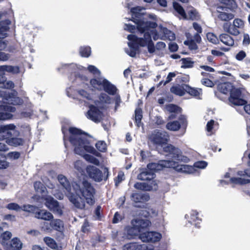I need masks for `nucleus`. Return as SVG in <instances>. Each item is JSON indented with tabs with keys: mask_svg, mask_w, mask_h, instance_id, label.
Returning <instances> with one entry per match:
<instances>
[{
	"mask_svg": "<svg viewBox=\"0 0 250 250\" xmlns=\"http://www.w3.org/2000/svg\"><path fill=\"white\" fill-rule=\"evenodd\" d=\"M145 9L141 7H135L131 9L132 18L137 25V28L140 32V35L137 37L134 35H129L127 39L129 41V48L125 49L126 53L130 56L135 57L137 51V45L142 47L147 46L149 53H153L155 48L158 50H162L166 47V44L162 42L157 43L156 47L152 41L155 40H166L173 41L175 39V34L162 25L157 26L156 23L143 20L136 19L145 14Z\"/></svg>",
	"mask_w": 250,
	"mask_h": 250,
	"instance_id": "1",
	"label": "nucleus"
},
{
	"mask_svg": "<svg viewBox=\"0 0 250 250\" xmlns=\"http://www.w3.org/2000/svg\"><path fill=\"white\" fill-rule=\"evenodd\" d=\"M72 187L75 194L72 193L67 197L76 208L83 209L85 203L89 205L94 204L95 189L89 182L84 179L78 180L72 183Z\"/></svg>",
	"mask_w": 250,
	"mask_h": 250,
	"instance_id": "2",
	"label": "nucleus"
},
{
	"mask_svg": "<svg viewBox=\"0 0 250 250\" xmlns=\"http://www.w3.org/2000/svg\"><path fill=\"white\" fill-rule=\"evenodd\" d=\"M69 131L70 134L69 141L74 146L75 153L82 156L87 161L99 165V161L97 159L85 154V152H88L97 156H100V153L89 146L87 134L75 127H70Z\"/></svg>",
	"mask_w": 250,
	"mask_h": 250,
	"instance_id": "3",
	"label": "nucleus"
},
{
	"mask_svg": "<svg viewBox=\"0 0 250 250\" xmlns=\"http://www.w3.org/2000/svg\"><path fill=\"white\" fill-rule=\"evenodd\" d=\"M149 139L155 144L163 145L164 151L172 155V157L175 159L185 162L188 161V157L182 155L179 148H175L171 145L166 144L168 140V136L167 132L155 130L150 136Z\"/></svg>",
	"mask_w": 250,
	"mask_h": 250,
	"instance_id": "4",
	"label": "nucleus"
},
{
	"mask_svg": "<svg viewBox=\"0 0 250 250\" xmlns=\"http://www.w3.org/2000/svg\"><path fill=\"white\" fill-rule=\"evenodd\" d=\"M57 179L59 182L61 187L58 185H56L51 181L46 183V186L52 189V194L57 199L62 200L63 198L64 194L67 197L68 195H71V187L66 178L64 175L60 174L58 176Z\"/></svg>",
	"mask_w": 250,
	"mask_h": 250,
	"instance_id": "5",
	"label": "nucleus"
},
{
	"mask_svg": "<svg viewBox=\"0 0 250 250\" xmlns=\"http://www.w3.org/2000/svg\"><path fill=\"white\" fill-rule=\"evenodd\" d=\"M79 93L85 99L84 102L89 106L90 108L86 114L87 118L95 122H100L102 118V113L96 107L92 104L94 102L91 96L83 90L79 91Z\"/></svg>",
	"mask_w": 250,
	"mask_h": 250,
	"instance_id": "6",
	"label": "nucleus"
},
{
	"mask_svg": "<svg viewBox=\"0 0 250 250\" xmlns=\"http://www.w3.org/2000/svg\"><path fill=\"white\" fill-rule=\"evenodd\" d=\"M15 128L16 126L13 124L1 125V151H5L8 149L7 145L5 144V140L18 134Z\"/></svg>",
	"mask_w": 250,
	"mask_h": 250,
	"instance_id": "7",
	"label": "nucleus"
},
{
	"mask_svg": "<svg viewBox=\"0 0 250 250\" xmlns=\"http://www.w3.org/2000/svg\"><path fill=\"white\" fill-rule=\"evenodd\" d=\"M151 224L147 219H137L132 221V228L129 230V233L131 235H139L144 232L146 229Z\"/></svg>",
	"mask_w": 250,
	"mask_h": 250,
	"instance_id": "8",
	"label": "nucleus"
},
{
	"mask_svg": "<svg viewBox=\"0 0 250 250\" xmlns=\"http://www.w3.org/2000/svg\"><path fill=\"white\" fill-rule=\"evenodd\" d=\"M1 101L3 104H21L23 103L21 99L18 96V93L15 90H1Z\"/></svg>",
	"mask_w": 250,
	"mask_h": 250,
	"instance_id": "9",
	"label": "nucleus"
},
{
	"mask_svg": "<svg viewBox=\"0 0 250 250\" xmlns=\"http://www.w3.org/2000/svg\"><path fill=\"white\" fill-rule=\"evenodd\" d=\"M170 156L172 158V160H170V163H174L172 166H170L169 168H173L178 172H183L187 174L193 173L195 171V169L193 167L187 165H182L179 164L178 161H180L175 159V158L172 157V155H170ZM189 159L188 158V162ZM183 162V161H181ZM186 162L185 161H184Z\"/></svg>",
	"mask_w": 250,
	"mask_h": 250,
	"instance_id": "10",
	"label": "nucleus"
},
{
	"mask_svg": "<svg viewBox=\"0 0 250 250\" xmlns=\"http://www.w3.org/2000/svg\"><path fill=\"white\" fill-rule=\"evenodd\" d=\"M238 177L230 178L229 183L231 184L243 185L249 183L250 180L246 177H250V169H247L245 171H239L237 172Z\"/></svg>",
	"mask_w": 250,
	"mask_h": 250,
	"instance_id": "11",
	"label": "nucleus"
},
{
	"mask_svg": "<svg viewBox=\"0 0 250 250\" xmlns=\"http://www.w3.org/2000/svg\"><path fill=\"white\" fill-rule=\"evenodd\" d=\"M229 100V103L233 105L241 106L246 104V101L242 98L241 92L238 89H233L231 91Z\"/></svg>",
	"mask_w": 250,
	"mask_h": 250,
	"instance_id": "12",
	"label": "nucleus"
},
{
	"mask_svg": "<svg viewBox=\"0 0 250 250\" xmlns=\"http://www.w3.org/2000/svg\"><path fill=\"white\" fill-rule=\"evenodd\" d=\"M42 199L45 201V205L50 210L59 214H62L61 207L59 206L58 202L54 200L52 197L46 195Z\"/></svg>",
	"mask_w": 250,
	"mask_h": 250,
	"instance_id": "13",
	"label": "nucleus"
},
{
	"mask_svg": "<svg viewBox=\"0 0 250 250\" xmlns=\"http://www.w3.org/2000/svg\"><path fill=\"white\" fill-rule=\"evenodd\" d=\"M2 246L4 250H21L23 243L20 238L14 237L9 242H3Z\"/></svg>",
	"mask_w": 250,
	"mask_h": 250,
	"instance_id": "14",
	"label": "nucleus"
},
{
	"mask_svg": "<svg viewBox=\"0 0 250 250\" xmlns=\"http://www.w3.org/2000/svg\"><path fill=\"white\" fill-rule=\"evenodd\" d=\"M139 238L143 242H155L160 240L162 235L157 232H145L141 233Z\"/></svg>",
	"mask_w": 250,
	"mask_h": 250,
	"instance_id": "15",
	"label": "nucleus"
},
{
	"mask_svg": "<svg viewBox=\"0 0 250 250\" xmlns=\"http://www.w3.org/2000/svg\"><path fill=\"white\" fill-rule=\"evenodd\" d=\"M217 12L218 13L217 17L221 21H228L234 17V15L230 12V9L225 6H218Z\"/></svg>",
	"mask_w": 250,
	"mask_h": 250,
	"instance_id": "16",
	"label": "nucleus"
},
{
	"mask_svg": "<svg viewBox=\"0 0 250 250\" xmlns=\"http://www.w3.org/2000/svg\"><path fill=\"white\" fill-rule=\"evenodd\" d=\"M170 160H161L159 163H153L147 165V168L150 170L149 172L158 171L162 169L163 167L169 168L170 166L174 165V163H170Z\"/></svg>",
	"mask_w": 250,
	"mask_h": 250,
	"instance_id": "17",
	"label": "nucleus"
},
{
	"mask_svg": "<svg viewBox=\"0 0 250 250\" xmlns=\"http://www.w3.org/2000/svg\"><path fill=\"white\" fill-rule=\"evenodd\" d=\"M15 110L16 109L13 106L1 105V121L12 118L13 116L12 113L14 112Z\"/></svg>",
	"mask_w": 250,
	"mask_h": 250,
	"instance_id": "18",
	"label": "nucleus"
},
{
	"mask_svg": "<svg viewBox=\"0 0 250 250\" xmlns=\"http://www.w3.org/2000/svg\"><path fill=\"white\" fill-rule=\"evenodd\" d=\"M87 172L90 177L95 181L100 182L102 180V173L98 168L94 166H88L86 168Z\"/></svg>",
	"mask_w": 250,
	"mask_h": 250,
	"instance_id": "19",
	"label": "nucleus"
},
{
	"mask_svg": "<svg viewBox=\"0 0 250 250\" xmlns=\"http://www.w3.org/2000/svg\"><path fill=\"white\" fill-rule=\"evenodd\" d=\"M123 250H154L152 246L147 247L146 245H139L136 243H131L125 245Z\"/></svg>",
	"mask_w": 250,
	"mask_h": 250,
	"instance_id": "20",
	"label": "nucleus"
},
{
	"mask_svg": "<svg viewBox=\"0 0 250 250\" xmlns=\"http://www.w3.org/2000/svg\"><path fill=\"white\" fill-rule=\"evenodd\" d=\"M35 217L39 219L49 221L53 219V216L51 213L45 209H38L35 212Z\"/></svg>",
	"mask_w": 250,
	"mask_h": 250,
	"instance_id": "21",
	"label": "nucleus"
},
{
	"mask_svg": "<svg viewBox=\"0 0 250 250\" xmlns=\"http://www.w3.org/2000/svg\"><path fill=\"white\" fill-rule=\"evenodd\" d=\"M154 178V173L148 171L142 172L138 176V178L139 179L144 181H147V183L149 184L150 185L152 184V185H153L154 183H156L155 181L153 180Z\"/></svg>",
	"mask_w": 250,
	"mask_h": 250,
	"instance_id": "22",
	"label": "nucleus"
},
{
	"mask_svg": "<svg viewBox=\"0 0 250 250\" xmlns=\"http://www.w3.org/2000/svg\"><path fill=\"white\" fill-rule=\"evenodd\" d=\"M106 80L104 77H98L97 78H94L90 80V85L91 86L98 90H103V88L104 85V83Z\"/></svg>",
	"mask_w": 250,
	"mask_h": 250,
	"instance_id": "23",
	"label": "nucleus"
},
{
	"mask_svg": "<svg viewBox=\"0 0 250 250\" xmlns=\"http://www.w3.org/2000/svg\"><path fill=\"white\" fill-rule=\"evenodd\" d=\"M134 187L136 189L145 190H156L157 188L156 183H154L153 185H152V184L150 185L146 182L137 183L134 185Z\"/></svg>",
	"mask_w": 250,
	"mask_h": 250,
	"instance_id": "24",
	"label": "nucleus"
},
{
	"mask_svg": "<svg viewBox=\"0 0 250 250\" xmlns=\"http://www.w3.org/2000/svg\"><path fill=\"white\" fill-rule=\"evenodd\" d=\"M19 73L20 68L17 66L7 65H1V75L5 74L6 73L16 74Z\"/></svg>",
	"mask_w": 250,
	"mask_h": 250,
	"instance_id": "25",
	"label": "nucleus"
},
{
	"mask_svg": "<svg viewBox=\"0 0 250 250\" xmlns=\"http://www.w3.org/2000/svg\"><path fill=\"white\" fill-rule=\"evenodd\" d=\"M131 199L135 203H143L148 201L149 196L146 193H135L132 195Z\"/></svg>",
	"mask_w": 250,
	"mask_h": 250,
	"instance_id": "26",
	"label": "nucleus"
},
{
	"mask_svg": "<svg viewBox=\"0 0 250 250\" xmlns=\"http://www.w3.org/2000/svg\"><path fill=\"white\" fill-rule=\"evenodd\" d=\"M103 89L106 93L111 95H116L118 91L116 87L107 80H106V81H105L104 83Z\"/></svg>",
	"mask_w": 250,
	"mask_h": 250,
	"instance_id": "27",
	"label": "nucleus"
},
{
	"mask_svg": "<svg viewBox=\"0 0 250 250\" xmlns=\"http://www.w3.org/2000/svg\"><path fill=\"white\" fill-rule=\"evenodd\" d=\"M198 212L195 210H191V212L188 214L185 215V218L188 220L189 223L193 224L195 222L194 225L196 227L197 225L200 223L201 220L197 217Z\"/></svg>",
	"mask_w": 250,
	"mask_h": 250,
	"instance_id": "28",
	"label": "nucleus"
},
{
	"mask_svg": "<svg viewBox=\"0 0 250 250\" xmlns=\"http://www.w3.org/2000/svg\"><path fill=\"white\" fill-rule=\"evenodd\" d=\"M11 22L9 20H6L1 21V38H4L8 36V32L9 30V25Z\"/></svg>",
	"mask_w": 250,
	"mask_h": 250,
	"instance_id": "29",
	"label": "nucleus"
},
{
	"mask_svg": "<svg viewBox=\"0 0 250 250\" xmlns=\"http://www.w3.org/2000/svg\"><path fill=\"white\" fill-rule=\"evenodd\" d=\"M223 28L225 31L234 36H237L240 33V29L233 26V24H229L228 23H225L223 25Z\"/></svg>",
	"mask_w": 250,
	"mask_h": 250,
	"instance_id": "30",
	"label": "nucleus"
},
{
	"mask_svg": "<svg viewBox=\"0 0 250 250\" xmlns=\"http://www.w3.org/2000/svg\"><path fill=\"white\" fill-rule=\"evenodd\" d=\"M34 186L35 191L38 194H41L42 198L47 195L46 188L41 182H36Z\"/></svg>",
	"mask_w": 250,
	"mask_h": 250,
	"instance_id": "31",
	"label": "nucleus"
},
{
	"mask_svg": "<svg viewBox=\"0 0 250 250\" xmlns=\"http://www.w3.org/2000/svg\"><path fill=\"white\" fill-rule=\"evenodd\" d=\"M218 125L217 122H215L213 120H210L208 121L206 125V130L208 135H211L213 134L216 129L218 127Z\"/></svg>",
	"mask_w": 250,
	"mask_h": 250,
	"instance_id": "32",
	"label": "nucleus"
},
{
	"mask_svg": "<svg viewBox=\"0 0 250 250\" xmlns=\"http://www.w3.org/2000/svg\"><path fill=\"white\" fill-rule=\"evenodd\" d=\"M221 42L224 44L232 46L234 44L233 39L228 34H223L220 36Z\"/></svg>",
	"mask_w": 250,
	"mask_h": 250,
	"instance_id": "33",
	"label": "nucleus"
},
{
	"mask_svg": "<svg viewBox=\"0 0 250 250\" xmlns=\"http://www.w3.org/2000/svg\"><path fill=\"white\" fill-rule=\"evenodd\" d=\"M45 243L51 249L61 250L62 247L58 246L54 239L49 237H45L43 238Z\"/></svg>",
	"mask_w": 250,
	"mask_h": 250,
	"instance_id": "34",
	"label": "nucleus"
},
{
	"mask_svg": "<svg viewBox=\"0 0 250 250\" xmlns=\"http://www.w3.org/2000/svg\"><path fill=\"white\" fill-rule=\"evenodd\" d=\"M5 143L9 145L16 146L22 145L24 141L21 138L11 137L9 139L5 140Z\"/></svg>",
	"mask_w": 250,
	"mask_h": 250,
	"instance_id": "35",
	"label": "nucleus"
},
{
	"mask_svg": "<svg viewBox=\"0 0 250 250\" xmlns=\"http://www.w3.org/2000/svg\"><path fill=\"white\" fill-rule=\"evenodd\" d=\"M185 88L186 92L194 97L199 96L202 93L201 89L192 88L188 85H185Z\"/></svg>",
	"mask_w": 250,
	"mask_h": 250,
	"instance_id": "36",
	"label": "nucleus"
},
{
	"mask_svg": "<svg viewBox=\"0 0 250 250\" xmlns=\"http://www.w3.org/2000/svg\"><path fill=\"white\" fill-rule=\"evenodd\" d=\"M219 90L224 94H227L229 92L231 93L233 90L232 86L230 83H223L219 85Z\"/></svg>",
	"mask_w": 250,
	"mask_h": 250,
	"instance_id": "37",
	"label": "nucleus"
},
{
	"mask_svg": "<svg viewBox=\"0 0 250 250\" xmlns=\"http://www.w3.org/2000/svg\"><path fill=\"white\" fill-rule=\"evenodd\" d=\"M182 62L181 67L189 68L193 66L194 62L190 58H183L181 60Z\"/></svg>",
	"mask_w": 250,
	"mask_h": 250,
	"instance_id": "38",
	"label": "nucleus"
},
{
	"mask_svg": "<svg viewBox=\"0 0 250 250\" xmlns=\"http://www.w3.org/2000/svg\"><path fill=\"white\" fill-rule=\"evenodd\" d=\"M185 85L182 86L177 85L173 86L171 88L170 91L171 92L179 96H183L185 94Z\"/></svg>",
	"mask_w": 250,
	"mask_h": 250,
	"instance_id": "39",
	"label": "nucleus"
},
{
	"mask_svg": "<svg viewBox=\"0 0 250 250\" xmlns=\"http://www.w3.org/2000/svg\"><path fill=\"white\" fill-rule=\"evenodd\" d=\"M173 8L179 15L183 19H188L183 8L178 3L173 2Z\"/></svg>",
	"mask_w": 250,
	"mask_h": 250,
	"instance_id": "40",
	"label": "nucleus"
},
{
	"mask_svg": "<svg viewBox=\"0 0 250 250\" xmlns=\"http://www.w3.org/2000/svg\"><path fill=\"white\" fill-rule=\"evenodd\" d=\"M181 125L178 121H173L168 123L166 128L171 131H177L180 128Z\"/></svg>",
	"mask_w": 250,
	"mask_h": 250,
	"instance_id": "41",
	"label": "nucleus"
},
{
	"mask_svg": "<svg viewBox=\"0 0 250 250\" xmlns=\"http://www.w3.org/2000/svg\"><path fill=\"white\" fill-rule=\"evenodd\" d=\"M52 229L59 230L61 229L63 226L62 222L60 219H52L51 220Z\"/></svg>",
	"mask_w": 250,
	"mask_h": 250,
	"instance_id": "42",
	"label": "nucleus"
},
{
	"mask_svg": "<svg viewBox=\"0 0 250 250\" xmlns=\"http://www.w3.org/2000/svg\"><path fill=\"white\" fill-rule=\"evenodd\" d=\"M41 229L45 232H51L52 230L51 221L50 222L42 223L41 225Z\"/></svg>",
	"mask_w": 250,
	"mask_h": 250,
	"instance_id": "43",
	"label": "nucleus"
},
{
	"mask_svg": "<svg viewBox=\"0 0 250 250\" xmlns=\"http://www.w3.org/2000/svg\"><path fill=\"white\" fill-rule=\"evenodd\" d=\"M188 19L192 20H198L200 16L198 12L193 7H191L188 11Z\"/></svg>",
	"mask_w": 250,
	"mask_h": 250,
	"instance_id": "44",
	"label": "nucleus"
},
{
	"mask_svg": "<svg viewBox=\"0 0 250 250\" xmlns=\"http://www.w3.org/2000/svg\"><path fill=\"white\" fill-rule=\"evenodd\" d=\"M14 83L11 81L4 80L1 78V88L10 89L14 88Z\"/></svg>",
	"mask_w": 250,
	"mask_h": 250,
	"instance_id": "45",
	"label": "nucleus"
},
{
	"mask_svg": "<svg viewBox=\"0 0 250 250\" xmlns=\"http://www.w3.org/2000/svg\"><path fill=\"white\" fill-rule=\"evenodd\" d=\"M166 109L170 113H178L181 112V108L173 104H168L166 106Z\"/></svg>",
	"mask_w": 250,
	"mask_h": 250,
	"instance_id": "46",
	"label": "nucleus"
},
{
	"mask_svg": "<svg viewBox=\"0 0 250 250\" xmlns=\"http://www.w3.org/2000/svg\"><path fill=\"white\" fill-rule=\"evenodd\" d=\"M38 208L35 206L31 205H24L21 206V210L28 212H32L35 214V212L37 211Z\"/></svg>",
	"mask_w": 250,
	"mask_h": 250,
	"instance_id": "47",
	"label": "nucleus"
},
{
	"mask_svg": "<svg viewBox=\"0 0 250 250\" xmlns=\"http://www.w3.org/2000/svg\"><path fill=\"white\" fill-rule=\"evenodd\" d=\"M135 118L136 125L137 126L139 127L141 125V119L142 118V111L141 109H136Z\"/></svg>",
	"mask_w": 250,
	"mask_h": 250,
	"instance_id": "48",
	"label": "nucleus"
},
{
	"mask_svg": "<svg viewBox=\"0 0 250 250\" xmlns=\"http://www.w3.org/2000/svg\"><path fill=\"white\" fill-rule=\"evenodd\" d=\"M207 40L213 44H217L219 40L217 36L213 33L209 32L206 35Z\"/></svg>",
	"mask_w": 250,
	"mask_h": 250,
	"instance_id": "49",
	"label": "nucleus"
},
{
	"mask_svg": "<svg viewBox=\"0 0 250 250\" xmlns=\"http://www.w3.org/2000/svg\"><path fill=\"white\" fill-rule=\"evenodd\" d=\"M91 49L88 46L82 47L80 49V53L82 57H88L90 56Z\"/></svg>",
	"mask_w": 250,
	"mask_h": 250,
	"instance_id": "50",
	"label": "nucleus"
},
{
	"mask_svg": "<svg viewBox=\"0 0 250 250\" xmlns=\"http://www.w3.org/2000/svg\"><path fill=\"white\" fill-rule=\"evenodd\" d=\"M99 100L102 103L109 104L111 103V98L105 93H101L99 96Z\"/></svg>",
	"mask_w": 250,
	"mask_h": 250,
	"instance_id": "51",
	"label": "nucleus"
},
{
	"mask_svg": "<svg viewBox=\"0 0 250 250\" xmlns=\"http://www.w3.org/2000/svg\"><path fill=\"white\" fill-rule=\"evenodd\" d=\"M12 233L9 231H5L1 234V243L2 245L3 242H9L10 241V238L12 237Z\"/></svg>",
	"mask_w": 250,
	"mask_h": 250,
	"instance_id": "52",
	"label": "nucleus"
},
{
	"mask_svg": "<svg viewBox=\"0 0 250 250\" xmlns=\"http://www.w3.org/2000/svg\"><path fill=\"white\" fill-rule=\"evenodd\" d=\"M6 208L9 210H13L16 211L21 210V206L15 203H11L8 204Z\"/></svg>",
	"mask_w": 250,
	"mask_h": 250,
	"instance_id": "53",
	"label": "nucleus"
},
{
	"mask_svg": "<svg viewBox=\"0 0 250 250\" xmlns=\"http://www.w3.org/2000/svg\"><path fill=\"white\" fill-rule=\"evenodd\" d=\"M74 168L76 169V170L82 173L83 172V170L84 168V165L83 162L81 161H77L75 162L74 164Z\"/></svg>",
	"mask_w": 250,
	"mask_h": 250,
	"instance_id": "54",
	"label": "nucleus"
},
{
	"mask_svg": "<svg viewBox=\"0 0 250 250\" xmlns=\"http://www.w3.org/2000/svg\"><path fill=\"white\" fill-rule=\"evenodd\" d=\"M20 156V154L18 152H11L7 153L6 155H4V157L9 159H17Z\"/></svg>",
	"mask_w": 250,
	"mask_h": 250,
	"instance_id": "55",
	"label": "nucleus"
},
{
	"mask_svg": "<svg viewBox=\"0 0 250 250\" xmlns=\"http://www.w3.org/2000/svg\"><path fill=\"white\" fill-rule=\"evenodd\" d=\"M96 148L100 151L104 152L106 150V144L104 141H98L96 144Z\"/></svg>",
	"mask_w": 250,
	"mask_h": 250,
	"instance_id": "56",
	"label": "nucleus"
},
{
	"mask_svg": "<svg viewBox=\"0 0 250 250\" xmlns=\"http://www.w3.org/2000/svg\"><path fill=\"white\" fill-rule=\"evenodd\" d=\"M87 69L90 72L92 73L95 76L98 77L100 75L101 72L100 70H98V68L94 65H89Z\"/></svg>",
	"mask_w": 250,
	"mask_h": 250,
	"instance_id": "57",
	"label": "nucleus"
},
{
	"mask_svg": "<svg viewBox=\"0 0 250 250\" xmlns=\"http://www.w3.org/2000/svg\"><path fill=\"white\" fill-rule=\"evenodd\" d=\"M184 43L185 44L188 45L189 48L191 50H195L198 48L196 42H193V41H186L184 42Z\"/></svg>",
	"mask_w": 250,
	"mask_h": 250,
	"instance_id": "58",
	"label": "nucleus"
},
{
	"mask_svg": "<svg viewBox=\"0 0 250 250\" xmlns=\"http://www.w3.org/2000/svg\"><path fill=\"white\" fill-rule=\"evenodd\" d=\"M233 26L236 27L238 28L242 29L244 26V21L240 19H235L233 21Z\"/></svg>",
	"mask_w": 250,
	"mask_h": 250,
	"instance_id": "59",
	"label": "nucleus"
},
{
	"mask_svg": "<svg viewBox=\"0 0 250 250\" xmlns=\"http://www.w3.org/2000/svg\"><path fill=\"white\" fill-rule=\"evenodd\" d=\"M207 166V163L205 161H199L196 162L193 167L195 168H198L201 169L205 168Z\"/></svg>",
	"mask_w": 250,
	"mask_h": 250,
	"instance_id": "60",
	"label": "nucleus"
},
{
	"mask_svg": "<svg viewBox=\"0 0 250 250\" xmlns=\"http://www.w3.org/2000/svg\"><path fill=\"white\" fill-rule=\"evenodd\" d=\"M124 179V174L122 172H120L118 173L117 177L115 179V185L118 186L123 180Z\"/></svg>",
	"mask_w": 250,
	"mask_h": 250,
	"instance_id": "61",
	"label": "nucleus"
},
{
	"mask_svg": "<svg viewBox=\"0 0 250 250\" xmlns=\"http://www.w3.org/2000/svg\"><path fill=\"white\" fill-rule=\"evenodd\" d=\"M201 83L203 85L208 87H212L214 85V84L211 81L206 78L203 79L201 80Z\"/></svg>",
	"mask_w": 250,
	"mask_h": 250,
	"instance_id": "62",
	"label": "nucleus"
},
{
	"mask_svg": "<svg viewBox=\"0 0 250 250\" xmlns=\"http://www.w3.org/2000/svg\"><path fill=\"white\" fill-rule=\"evenodd\" d=\"M250 43V38L249 35L247 34H245L243 35V44L244 45H248Z\"/></svg>",
	"mask_w": 250,
	"mask_h": 250,
	"instance_id": "63",
	"label": "nucleus"
},
{
	"mask_svg": "<svg viewBox=\"0 0 250 250\" xmlns=\"http://www.w3.org/2000/svg\"><path fill=\"white\" fill-rule=\"evenodd\" d=\"M243 106H244L243 108L246 113L250 115V102H248L246 101V104Z\"/></svg>",
	"mask_w": 250,
	"mask_h": 250,
	"instance_id": "64",
	"label": "nucleus"
}]
</instances>
